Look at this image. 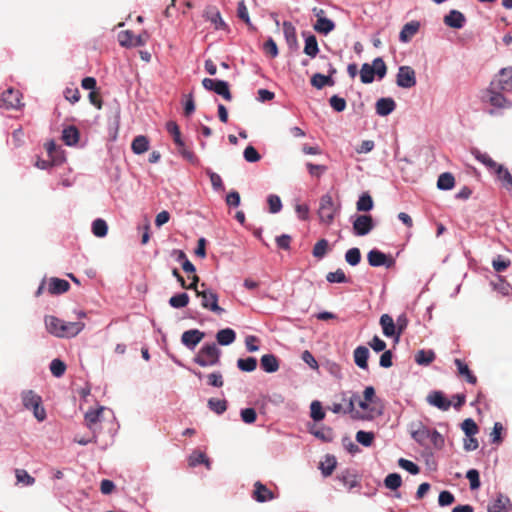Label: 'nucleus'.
Here are the masks:
<instances>
[{
    "label": "nucleus",
    "instance_id": "nucleus-59",
    "mask_svg": "<svg viewBox=\"0 0 512 512\" xmlns=\"http://www.w3.org/2000/svg\"><path fill=\"white\" fill-rule=\"evenodd\" d=\"M461 428L467 437L474 436L478 432V426L471 418L465 419L461 424Z\"/></svg>",
    "mask_w": 512,
    "mask_h": 512
},
{
    "label": "nucleus",
    "instance_id": "nucleus-62",
    "mask_svg": "<svg viewBox=\"0 0 512 512\" xmlns=\"http://www.w3.org/2000/svg\"><path fill=\"white\" fill-rule=\"evenodd\" d=\"M269 211L273 214L278 213L282 209V202L279 196L271 194L268 196Z\"/></svg>",
    "mask_w": 512,
    "mask_h": 512
},
{
    "label": "nucleus",
    "instance_id": "nucleus-58",
    "mask_svg": "<svg viewBox=\"0 0 512 512\" xmlns=\"http://www.w3.org/2000/svg\"><path fill=\"white\" fill-rule=\"evenodd\" d=\"M206 173H207V175L210 178L213 190L214 191H223L224 190V185H223V181H222L221 176L219 174H217L216 172H213L210 169H207Z\"/></svg>",
    "mask_w": 512,
    "mask_h": 512
},
{
    "label": "nucleus",
    "instance_id": "nucleus-54",
    "mask_svg": "<svg viewBox=\"0 0 512 512\" xmlns=\"http://www.w3.org/2000/svg\"><path fill=\"white\" fill-rule=\"evenodd\" d=\"M102 411L103 408L101 407L100 409L89 410L85 413V421L90 429L99 422Z\"/></svg>",
    "mask_w": 512,
    "mask_h": 512
},
{
    "label": "nucleus",
    "instance_id": "nucleus-38",
    "mask_svg": "<svg viewBox=\"0 0 512 512\" xmlns=\"http://www.w3.org/2000/svg\"><path fill=\"white\" fill-rule=\"evenodd\" d=\"M338 479L343 483L349 490L357 487L359 485V481L357 475L346 470L338 475Z\"/></svg>",
    "mask_w": 512,
    "mask_h": 512
},
{
    "label": "nucleus",
    "instance_id": "nucleus-52",
    "mask_svg": "<svg viewBox=\"0 0 512 512\" xmlns=\"http://www.w3.org/2000/svg\"><path fill=\"white\" fill-rule=\"evenodd\" d=\"M329 243L326 239L319 240L313 247L312 254L317 259H322L328 251Z\"/></svg>",
    "mask_w": 512,
    "mask_h": 512
},
{
    "label": "nucleus",
    "instance_id": "nucleus-4",
    "mask_svg": "<svg viewBox=\"0 0 512 512\" xmlns=\"http://www.w3.org/2000/svg\"><path fill=\"white\" fill-rule=\"evenodd\" d=\"M21 400L26 409L33 411V415L38 421L45 420L46 411L41 405L42 399L38 394L32 390H25L21 393Z\"/></svg>",
    "mask_w": 512,
    "mask_h": 512
},
{
    "label": "nucleus",
    "instance_id": "nucleus-55",
    "mask_svg": "<svg viewBox=\"0 0 512 512\" xmlns=\"http://www.w3.org/2000/svg\"><path fill=\"white\" fill-rule=\"evenodd\" d=\"M208 407L216 414H223L227 409V403L225 400L211 398L208 400Z\"/></svg>",
    "mask_w": 512,
    "mask_h": 512
},
{
    "label": "nucleus",
    "instance_id": "nucleus-49",
    "mask_svg": "<svg viewBox=\"0 0 512 512\" xmlns=\"http://www.w3.org/2000/svg\"><path fill=\"white\" fill-rule=\"evenodd\" d=\"M237 16L248 25L249 29H251V30L255 29V27L251 23V20H250V17H249V13H248V9H247V7L245 5V2L243 0L238 2Z\"/></svg>",
    "mask_w": 512,
    "mask_h": 512
},
{
    "label": "nucleus",
    "instance_id": "nucleus-13",
    "mask_svg": "<svg viewBox=\"0 0 512 512\" xmlns=\"http://www.w3.org/2000/svg\"><path fill=\"white\" fill-rule=\"evenodd\" d=\"M118 41L122 47H140L146 44L147 34L135 36L131 31L126 30L119 33Z\"/></svg>",
    "mask_w": 512,
    "mask_h": 512
},
{
    "label": "nucleus",
    "instance_id": "nucleus-63",
    "mask_svg": "<svg viewBox=\"0 0 512 512\" xmlns=\"http://www.w3.org/2000/svg\"><path fill=\"white\" fill-rule=\"evenodd\" d=\"M329 104L336 112H342L346 109V100L338 95L331 96Z\"/></svg>",
    "mask_w": 512,
    "mask_h": 512
},
{
    "label": "nucleus",
    "instance_id": "nucleus-1",
    "mask_svg": "<svg viewBox=\"0 0 512 512\" xmlns=\"http://www.w3.org/2000/svg\"><path fill=\"white\" fill-rule=\"evenodd\" d=\"M44 322L47 331L58 338L75 337L85 328L83 322H66L52 315L45 316Z\"/></svg>",
    "mask_w": 512,
    "mask_h": 512
},
{
    "label": "nucleus",
    "instance_id": "nucleus-22",
    "mask_svg": "<svg viewBox=\"0 0 512 512\" xmlns=\"http://www.w3.org/2000/svg\"><path fill=\"white\" fill-rule=\"evenodd\" d=\"M466 19L463 13L458 10H451L445 17L444 23L451 28L461 29L465 25Z\"/></svg>",
    "mask_w": 512,
    "mask_h": 512
},
{
    "label": "nucleus",
    "instance_id": "nucleus-34",
    "mask_svg": "<svg viewBox=\"0 0 512 512\" xmlns=\"http://www.w3.org/2000/svg\"><path fill=\"white\" fill-rule=\"evenodd\" d=\"M454 363L457 367L458 373L461 376H464L470 384H475L477 381L476 376L470 371L467 364H465L461 359L456 358Z\"/></svg>",
    "mask_w": 512,
    "mask_h": 512
},
{
    "label": "nucleus",
    "instance_id": "nucleus-5",
    "mask_svg": "<svg viewBox=\"0 0 512 512\" xmlns=\"http://www.w3.org/2000/svg\"><path fill=\"white\" fill-rule=\"evenodd\" d=\"M220 353L215 343L205 344L198 351L194 361L201 367L214 366L219 362Z\"/></svg>",
    "mask_w": 512,
    "mask_h": 512
},
{
    "label": "nucleus",
    "instance_id": "nucleus-31",
    "mask_svg": "<svg viewBox=\"0 0 512 512\" xmlns=\"http://www.w3.org/2000/svg\"><path fill=\"white\" fill-rule=\"evenodd\" d=\"M236 339V333L231 328L221 329L216 334V340L220 345L227 346L232 344Z\"/></svg>",
    "mask_w": 512,
    "mask_h": 512
},
{
    "label": "nucleus",
    "instance_id": "nucleus-46",
    "mask_svg": "<svg viewBox=\"0 0 512 512\" xmlns=\"http://www.w3.org/2000/svg\"><path fill=\"white\" fill-rule=\"evenodd\" d=\"M49 368H50L51 374L54 377L60 378L64 375V373L66 371V364L62 360L56 358L50 362Z\"/></svg>",
    "mask_w": 512,
    "mask_h": 512
},
{
    "label": "nucleus",
    "instance_id": "nucleus-14",
    "mask_svg": "<svg viewBox=\"0 0 512 512\" xmlns=\"http://www.w3.org/2000/svg\"><path fill=\"white\" fill-rule=\"evenodd\" d=\"M493 82L499 90L512 92V66L502 68Z\"/></svg>",
    "mask_w": 512,
    "mask_h": 512
},
{
    "label": "nucleus",
    "instance_id": "nucleus-12",
    "mask_svg": "<svg viewBox=\"0 0 512 512\" xmlns=\"http://www.w3.org/2000/svg\"><path fill=\"white\" fill-rule=\"evenodd\" d=\"M23 104L21 102V94L13 88L6 89L0 97V107L5 109H19Z\"/></svg>",
    "mask_w": 512,
    "mask_h": 512
},
{
    "label": "nucleus",
    "instance_id": "nucleus-10",
    "mask_svg": "<svg viewBox=\"0 0 512 512\" xmlns=\"http://www.w3.org/2000/svg\"><path fill=\"white\" fill-rule=\"evenodd\" d=\"M202 85L206 90L215 92L227 101H230L232 99V95L229 90V84L224 80L204 78L202 80Z\"/></svg>",
    "mask_w": 512,
    "mask_h": 512
},
{
    "label": "nucleus",
    "instance_id": "nucleus-29",
    "mask_svg": "<svg viewBox=\"0 0 512 512\" xmlns=\"http://www.w3.org/2000/svg\"><path fill=\"white\" fill-rule=\"evenodd\" d=\"M261 368L266 373H274L279 369V361L273 354H265L260 359Z\"/></svg>",
    "mask_w": 512,
    "mask_h": 512
},
{
    "label": "nucleus",
    "instance_id": "nucleus-6",
    "mask_svg": "<svg viewBox=\"0 0 512 512\" xmlns=\"http://www.w3.org/2000/svg\"><path fill=\"white\" fill-rule=\"evenodd\" d=\"M200 287L201 290H197V297L201 298L202 308L218 315L223 314L225 310L218 305L217 293L208 288L205 283H202Z\"/></svg>",
    "mask_w": 512,
    "mask_h": 512
},
{
    "label": "nucleus",
    "instance_id": "nucleus-23",
    "mask_svg": "<svg viewBox=\"0 0 512 512\" xmlns=\"http://www.w3.org/2000/svg\"><path fill=\"white\" fill-rule=\"evenodd\" d=\"M380 325L382 328V332L384 336L386 337H394V340L396 341V325L393 320V318L389 314H383L380 317Z\"/></svg>",
    "mask_w": 512,
    "mask_h": 512
},
{
    "label": "nucleus",
    "instance_id": "nucleus-27",
    "mask_svg": "<svg viewBox=\"0 0 512 512\" xmlns=\"http://www.w3.org/2000/svg\"><path fill=\"white\" fill-rule=\"evenodd\" d=\"M207 20H209L216 30H227L228 26L223 20L220 12L217 9H209L205 12V15Z\"/></svg>",
    "mask_w": 512,
    "mask_h": 512
},
{
    "label": "nucleus",
    "instance_id": "nucleus-60",
    "mask_svg": "<svg viewBox=\"0 0 512 512\" xmlns=\"http://www.w3.org/2000/svg\"><path fill=\"white\" fill-rule=\"evenodd\" d=\"M336 466V459L333 456H327L325 462L321 463V471L322 474L327 477L332 474L334 468Z\"/></svg>",
    "mask_w": 512,
    "mask_h": 512
},
{
    "label": "nucleus",
    "instance_id": "nucleus-21",
    "mask_svg": "<svg viewBox=\"0 0 512 512\" xmlns=\"http://www.w3.org/2000/svg\"><path fill=\"white\" fill-rule=\"evenodd\" d=\"M396 108V103L391 97H384L377 100L375 104L376 113L379 116H387Z\"/></svg>",
    "mask_w": 512,
    "mask_h": 512
},
{
    "label": "nucleus",
    "instance_id": "nucleus-47",
    "mask_svg": "<svg viewBox=\"0 0 512 512\" xmlns=\"http://www.w3.org/2000/svg\"><path fill=\"white\" fill-rule=\"evenodd\" d=\"M237 367L244 372H253L257 367V360L254 357L237 360Z\"/></svg>",
    "mask_w": 512,
    "mask_h": 512
},
{
    "label": "nucleus",
    "instance_id": "nucleus-39",
    "mask_svg": "<svg viewBox=\"0 0 512 512\" xmlns=\"http://www.w3.org/2000/svg\"><path fill=\"white\" fill-rule=\"evenodd\" d=\"M177 146V151L178 153L185 159L187 160L189 163L191 164H198L199 160L198 158L195 156V154L186 146V144L184 143V141H180L179 143L176 144Z\"/></svg>",
    "mask_w": 512,
    "mask_h": 512
},
{
    "label": "nucleus",
    "instance_id": "nucleus-51",
    "mask_svg": "<svg viewBox=\"0 0 512 512\" xmlns=\"http://www.w3.org/2000/svg\"><path fill=\"white\" fill-rule=\"evenodd\" d=\"M345 261L351 266L358 265L361 261V252L359 248L354 247L347 250L345 253Z\"/></svg>",
    "mask_w": 512,
    "mask_h": 512
},
{
    "label": "nucleus",
    "instance_id": "nucleus-25",
    "mask_svg": "<svg viewBox=\"0 0 512 512\" xmlns=\"http://www.w3.org/2000/svg\"><path fill=\"white\" fill-rule=\"evenodd\" d=\"M253 497L257 502L263 503L274 498V494L261 482L254 484Z\"/></svg>",
    "mask_w": 512,
    "mask_h": 512
},
{
    "label": "nucleus",
    "instance_id": "nucleus-11",
    "mask_svg": "<svg viewBox=\"0 0 512 512\" xmlns=\"http://www.w3.org/2000/svg\"><path fill=\"white\" fill-rule=\"evenodd\" d=\"M416 73L410 66H400L396 75V84L400 88L409 89L416 85Z\"/></svg>",
    "mask_w": 512,
    "mask_h": 512
},
{
    "label": "nucleus",
    "instance_id": "nucleus-8",
    "mask_svg": "<svg viewBox=\"0 0 512 512\" xmlns=\"http://www.w3.org/2000/svg\"><path fill=\"white\" fill-rule=\"evenodd\" d=\"M351 219L353 233L356 236H365L369 234L375 226L373 218L367 214H358L352 216Z\"/></svg>",
    "mask_w": 512,
    "mask_h": 512
},
{
    "label": "nucleus",
    "instance_id": "nucleus-45",
    "mask_svg": "<svg viewBox=\"0 0 512 512\" xmlns=\"http://www.w3.org/2000/svg\"><path fill=\"white\" fill-rule=\"evenodd\" d=\"M188 303H189V296L185 292L175 294L169 299L170 306L173 308H177V309L187 306Z\"/></svg>",
    "mask_w": 512,
    "mask_h": 512
},
{
    "label": "nucleus",
    "instance_id": "nucleus-19",
    "mask_svg": "<svg viewBox=\"0 0 512 512\" xmlns=\"http://www.w3.org/2000/svg\"><path fill=\"white\" fill-rule=\"evenodd\" d=\"M420 28V23L418 21H410L406 23L400 33H399V41L402 43H408L411 39L417 34Z\"/></svg>",
    "mask_w": 512,
    "mask_h": 512
},
{
    "label": "nucleus",
    "instance_id": "nucleus-3",
    "mask_svg": "<svg viewBox=\"0 0 512 512\" xmlns=\"http://www.w3.org/2000/svg\"><path fill=\"white\" fill-rule=\"evenodd\" d=\"M387 67L384 60L381 57H377L373 60L372 64L364 63L360 69V79L364 84H369L374 81L375 76L379 79L385 77Z\"/></svg>",
    "mask_w": 512,
    "mask_h": 512
},
{
    "label": "nucleus",
    "instance_id": "nucleus-40",
    "mask_svg": "<svg viewBox=\"0 0 512 512\" xmlns=\"http://www.w3.org/2000/svg\"><path fill=\"white\" fill-rule=\"evenodd\" d=\"M435 359V353L433 350H420L415 355V361L418 365L427 366L432 363Z\"/></svg>",
    "mask_w": 512,
    "mask_h": 512
},
{
    "label": "nucleus",
    "instance_id": "nucleus-48",
    "mask_svg": "<svg viewBox=\"0 0 512 512\" xmlns=\"http://www.w3.org/2000/svg\"><path fill=\"white\" fill-rule=\"evenodd\" d=\"M363 398H364L363 400L370 402L376 408L383 407L381 400L375 396V389L372 386H367L364 389ZM383 409L384 408H382V410Z\"/></svg>",
    "mask_w": 512,
    "mask_h": 512
},
{
    "label": "nucleus",
    "instance_id": "nucleus-64",
    "mask_svg": "<svg viewBox=\"0 0 512 512\" xmlns=\"http://www.w3.org/2000/svg\"><path fill=\"white\" fill-rule=\"evenodd\" d=\"M244 159L247 162L255 163L260 160L261 156L253 146H247L243 152Z\"/></svg>",
    "mask_w": 512,
    "mask_h": 512
},
{
    "label": "nucleus",
    "instance_id": "nucleus-44",
    "mask_svg": "<svg viewBox=\"0 0 512 512\" xmlns=\"http://www.w3.org/2000/svg\"><path fill=\"white\" fill-rule=\"evenodd\" d=\"M356 208L360 212H368L373 208V199L368 193H363L357 203Z\"/></svg>",
    "mask_w": 512,
    "mask_h": 512
},
{
    "label": "nucleus",
    "instance_id": "nucleus-17",
    "mask_svg": "<svg viewBox=\"0 0 512 512\" xmlns=\"http://www.w3.org/2000/svg\"><path fill=\"white\" fill-rule=\"evenodd\" d=\"M367 259L369 265L372 267H390L392 264V261L388 259L387 255L377 249L370 250L367 255Z\"/></svg>",
    "mask_w": 512,
    "mask_h": 512
},
{
    "label": "nucleus",
    "instance_id": "nucleus-50",
    "mask_svg": "<svg viewBox=\"0 0 512 512\" xmlns=\"http://www.w3.org/2000/svg\"><path fill=\"white\" fill-rule=\"evenodd\" d=\"M384 484L386 488L396 490L402 484L401 476L398 473H390L385 477Z\"/></svg>",
    "mask_w": 512,
    "mask_h": 512
},
{
    "label": "nucleus",
    "instance_id": "nucleus-2",
    "mask_svg": "<svg viewBox=\"0 0 512 512\" xmlns=\"http://www.w3.org/2000/svg\"><path fill=\"white\" fill-rule=\"evenodd\" d=\"M359 399V395L357 393H352L349 398L346 397V393L342 394V400L346 403V406L343 407L340 403H333L330 407V410L335 413H343L350 414L353 419H362V420H370L375 417H379L382 415V407L380 408H372L370 410V414L368 416H363L359 411L355 410L356 400Z\"/></svg>",
    "mask_w": 512,
    "mask_h": 512
},
{
    "label": "nucleus",
    "instance_id": "nucleus-41",
    "mask_svg": "<svg viewBox=\"0 0 512 512\" xmlns=\"http://www.w3.org/2000/svg\"><path fill=\"white\" fill-rule=\"evenodd\" d=\"M189 465L191 467H196L199 464H204L208 469H210V461L206 457L203 452L194 451L188 458Z\"/></svg>",
    "mask_w": 512,
    "mask_h": 512
},
{
    "label": "nucleus",
    "instance_id": "nucleus-35",
    "mask_svg": "<svg viewBox=\"0 0 512 512\" xmlns=\"http://www.w3.org/2000/svg\"><path fill=\"white\" fill-rule=\"evenodd\" d=\"M132 151L137 154H143L149 149V141L146 136L139 135L134 138L131 144Z\"/></svg>",
    "mask_w": 512,
    "mask_h": 512
},
{
    "label": "nucleus",
    "instance_id": "nucleus-61",
    "mask_svg": "<svg viewBox=\"0 0 512 512\" xmlns=\"http://www.w3.org/2000/svg\"><path fill=\"white\" fill-rule=\"evenodd\" d=\"M398 465L412 475H417L420 472L419 467L414 462L405 458H400Z\"/></svg>",
    "mask_w": 512,
    "mask_h": 512
},
{
    "label": "nucleus",
    "instance_id": "nucleus-33",
    "mask_svg": "<svg viewBox=\"0 0 512 512\" xmlns=\"http://www.w3.org/2000/svg\"><path fill=\"white\" fill-rule=\"evenodd\" d=\"M455 185V178L450 172H444L439 175L437 180V188L439 190L448 191Z\"/></svg>",
    "mask_w": 512,
    "mask_h": 512
},
{
    "label": "nucleus",
    "instance_id": "nucleus-57",
    "mask_svg": "<svg viewBox=\"0 0 512 512\" xmlns=\"http://www.w3.org/2000/svg\"><path fill=\"white\" fill-rule=\"evenodd\" d=\"M326 280L329 283H346V282H348V278L346 277V275L342 269H337L334 272L327 273Z\"/></svg>",
    "mask_w": 512,
    "mask_h": 512
},
{
    "label": "nucleus",
    "instance_id": "nucleus-24",
    "mask_svg": "<svg viewBox=\"0 0 512 512\" xmlns=\"http://www.w3.org/2000/svg\"><path fill=\"white\" fill-rule=\"evenodd\" d=\"M80 139V132L74 125H69L62 130V140L67 146H75Z\"/></svg>",
    "mask_w": 512,
    "mask_h": 512
},
{
    "label": "nucleus",
    "instance_id": "nucleus-53",
    "mask_svg": "<svg viewBox=\"0 0 512 512\" xmlns=\"http://www.w3.org/2000/svg\"><path fill=\"white\" fill-rule=\"evenodd\" d=\"M310 416L314 421H321L324 419L325 413L319 401L315 400L311 403Z\"/></svg>",
    "mask_w": 512,
    "mask_h": 512
},
{
    "label": "nucleus",
    "instance_id": "nucleus-37",
    "mask_svg": "<svg viewBox=\"0 0 512 512\" xmlns=\"http://www.w3.org/2000/svg\"><path fill=\"white\" fill-rule=\"evenodd\" d=\"M313 27L316 32L327 35L334 30L335 23L331 19L321 18L316 21Z\"/></svg>",
    "mask_w": 512,
    "mask_h": 512
},
{
    "label": "nucleus",
    "instance_id": "nucleus-18",
    "mask_svg": "<svg viewBox=\"0 0 512 512\" xmlns=\"http://www.w3.org/2000/svg\"><path fill=\"white\" fill-rule=\"evenodd\" d=\"M430 432L431 430L421 422L411 425V437L420 445H424L425 441L429 438Z\"/></svg>",
    "mask_w": 512,
    "mask_h": 512
},
{
    "label": "nucleus",
    "instance_id": "nucleus-32",
    "mask_svg": "<svg viewBox=\"0 0 512 512\" xmlns=\"http://www.w3.org/2000/svg\"><path fill=\"white\" fill-rule=\"evenodd\" d=\"M311 85L316 89H322L325 86H333L334 80L331 75H323L321 73H315L311 77Z\"/></svg>",
    "mask_w": 512,
    "mask_h": 512
},
{
    "label": "nucleus",
    "instance_id": "nucleus-15",
    "mask_svg": "<svg viewBox=\"0 0 512 512\" xmlns=\"http://www.w3.org/2000/svg\"><path fill=\"white\" fill-rule=\"evenodd\" d=\"M205 333L198 329H191L185 331L181 336V342L190 350H194L195 347L202 341Z\"/></svg>",
    "mask_w": 512,
    "mask_h": 512
},
{
    "label": "nucleus",
    "instance_id": "nucleus-20",
    "mask_svg": "<svg viewBox=\"0 0 512 512\" xmlns=\"http://www.w3.org/2000/svg\"><path fill=\"white\" fill-rule=\"evenodd\" d=\"M282 27L288 47L293 50L298 49V40L295 26L289 21H284Z\"/></svg>",
    "mask_w": 512,
    "mask_h": 512
},
{
    "label": "nucleus",
    "instance_id": "nucleus-30",
    "mask_svg": "<svg viewBox=\"0 0 512 512\" xmlns=\"http://www.w3.org/2000/svg\"><path fill=\"white\" fill-rule=\"evenodd\" d=\"M510 505V499L503 495L498 494L497 498L488 505V512H504L507 510V506Z\"/></svg>",
    "mask_w": 512,
    "mask_h": 512
},
{
    "label": "nucleus",
    "instance_id": "nucleus-26",
    "mask_svg": "<svg viewBox=\"0 0 512 512\" xmlns=\"http://www.w3.org/2000/svg\"><path fill=\"white\" fill-rule=\"evenodd\" d=\"M369 349L365 346H358L353 352L354 362L361 369L368 368Z\"/></svg>",
    "mask_w": 512,
    "mask_h": 512
},
{
    "label": "nucleus",
    "instance_id": "nucleus-56",
    "mask_svg": "<svg viewBox=\"0 0 512 512\" xmlns=\"http://www.w3.org/2000/svg\"><path fill=\"white\" fill-rule=\"evenodd\" d=\"M374 440V433L360 430L356 433V441L365 447L372 445Z\"/></svg>",
    "mask_w": 512,
    "mask_h": 512
},
{
    "label": "nucleus",
    "instance_id": "nucleus-43",
    "mask_svg": "<svg viewBox=\"0 0 512 512\" xmlns=\"http://www.w3.org/2000/svg\"><path fill=\"white\" fill-rule=\"evenodd\" d=\"M92 233L99 238H103L108 233V225L105 220L98 218L92 222Z\"/></svg>",
    "mask_w": 512,
    "mask_h": 512
},
{
    "label": "nucleus",
    "instance_id": "nucleus-28",
    "mask_svg": "<svg viewBox=\"0 0 512 512\" xmlns=\"http://www.w3.org/2000/svg\"><path fill=\"white\" fill-rule=\"evenodd\" d=\"M70 288L68 281L53 277L49 281L48 291L53 295L65 293Z\"/></svg>",
    "mask_w": 512,
    "mask_h": 512
},
{
    "label": "nucleus",
    "instance_id": "nucleus-36",
    "mask_svg": "<svg viewBox=\"0 0 512 512\" xmlns=\"http://www.w3.org/2000/svg\"><path fill=\"white\" fill-rule=\"evenodd\" d=\"M319 52L318 42L314 35H307L305 37L304 53L311 58L316 57Z\"/></svg>",
    "mask_w": 512,
    "mask_h": 512
},
{
    "label": "nucleus",
    "instance_id": "nucleus-7",
    "mask_svg": "<svg viewBox=\"0 0 512 512\" xmlns=\"http://www.w3.org/2000/svg\"><path fill=\"white\" fill-rule=\"evenodd\" d=\"M495 85L491 82L490 87L486 91L487 102L496 109L512 108V101L507 99Z\"/></svg>",
    "mask_w": 512,
    "mask_h": 512
},
{
    "label": "nucleus",
    "instance_id": "nucleus-42",
    "mask_svg": "<svg viewBox=\"0 0 512 512\" xmlns=\"http://www.w3.org/2000/svg\"><path fill=\"white\" fill-rule=\"evenodd\" d=\"M496 174L506 189L512 188V172L503 166H497Z\"/></svg>",
    "mask_w": 512,
    "mask_h": 512
},
{
    "label": "nucleus",
    "instance_id": "nucleus-9",
    "mask_svg": "<svg viewBox=\"0 0 512 512\" xmlns=\"http://www.w3.org/2000/svg\"><path fill=\"white\" fill-rule=\"evenodd\" d=\"M335 212L336 209L332 197L329 194L323 195L318 209L320 221L327 225L331 224L334 220Z\"/></svg>",
    "mask_w": 512,
    "mask_h": 512
},
{
    "label": "nucleus",
    "instance_id": "nucleus-16",
    "mask_svg": "<svg viewBox=\"0 0 512 512\" xmlns=\"http://www.w3.org/2000/svg\"><path fill=\"white\" fill-rule=\"evenodd\" d=\"M426 401L442 411H447L451 407V401L448 400L441 391H432L427 395Z\"/></svg>",
    "mask_w": 512,
    "mask_h": 512
}]
</instances>
